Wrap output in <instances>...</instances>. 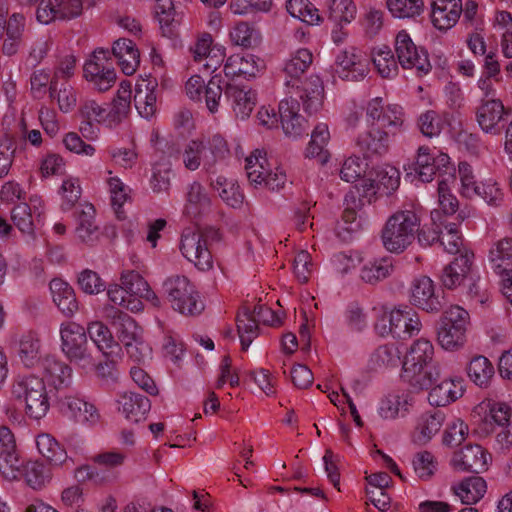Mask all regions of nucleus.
<instances>
[{"label":"nucleus","mask_w":512,"mask_h":512,"mask_svg":"<svg viewBox=\"0 0 512 512\" xmlns=\"http://www.w3.org/2000/svg\"><path fill=\"white\" fill-rule=\"evenodd\" d=\"M474 253L466 251L445 266L441 276L443 285L448 289H453L460 285L464 280H468L473 273Z\"/></svg>","instance_id":"nucleus-21"},{"label":"nucleus","mask_w":512,"mask_h":512,"mask_svg":"<svg viewBox=\"0 0 512 512\" xmlns=\"http://www.w3.org/2000/svg\"><path fill=\"white\" fill-rule=\"evenodd\" d=\"M81 119H87L97 124H106L108 126L107 108L98 104L95 100L87 99L79 107Z\"/></svg>","instance_id":"nucleus-61"},{"label":"nucleus","mask_w":512,"mask_h":512,"mask_svg":"<svg viewBox=\"0 0 512 512\" xmlns=\"http://www.w3.org/2000/svg\"><path fill=\"white\" fill-rule=\"evenodd\" d=\"M445 420V415L441 410L433 409L423 413L417 422L413 433V441L419 445H424L440 430Z\"/></svg>","instance_id":"nucleus-28"},{"label":"nucleus","mask_w":512,"mask_h":512,"mask_svg":"<svg viewBox=\"0 0 512 512\" xmlns=\"http://www.w3.org/2000/svg\"><path fill=\"white\" fill-rule=\"evenodd\" d=\"M77 237L85 244L93 245L99 240V227L95 223V209L93 205L86 204L77 216Z\"/></svg>","instance_id":"nucleus-33"},{"label":"nucleus","mask_w":512,"mask_h":512,"mask_svg":"<svg viewBox=\"0 0 512 512\" xmlns=\"http://www.w3.org/2000/svg\"><path fill=\"white\" fill-rule=\"evenodd\" d=\"M228 154L226 140L220 134H214L206 140H190L184 147L182 158L186 169L196 171L202 166L206 173L214 174L216 163Z\"/></svg>","instance_id":"nucleus-2"},{"label":"nucleus","mask_w":512,"mask_h":512,"mask_svg":"<svg viewBox=\"0 0 512 512\" xmlns=\"http://www.w3.org/2000/svg\"><path fill=\"white\" fill-rule=\"evenodd\" d=\"M90 339L105 356L108 355V349L115 344L112 333L102 322H92L87 328Z\"/></svg>","instance_id":"nucleus-53"},{"label":"nucleus","mask_w":512,"mask_h":512,"mask_svg":"<svg viewBox=\"0 0 512 512\" xmlns=\"http://www.w3.org/2000/svg\"><path fill=\"white\" fill-rule=\"evenodd\" d=\"M186 201L187 212L193 214L198 213L203 207L209 204V198L205 194L203 186L198 182H193L189 185Z\"/></svg>","instance_id":"nucleus-62"},{"label":"nucleus","mask_w":512,"mask_h":512,"mask_svg":"<svg viewBox=\"0 0 512 512\" xmlns=\"http://www.w3.org/2000/svg\"><path fill=\"white\" fill-rule=\"evenodd\" d=\"M219 240V230L213 227L205 229L187 227L181 234L180 251L199 270L207 271L213 266L209 247L213 242H218Z\"/></svg>","instance_id":"nucleus-5"},{"label":"nucleus","mask_w":512,"mask_h":512,"mask_svg":"<svg viewBox=\"0 0 512 512\" xmlns=\"http://www.w3.org/2000/svg\"><path fill=\"white\" fill-rule=\"evenodd\" d=\"M393 336L402 340L417 335L422 327L417 312L409 306H399L390 312Z\"/></svg>","instance_id":"nucleus-15"},{"label":"nucleus","mask_w":512,"mask_h":512,"mask_svg":"<svg viewBox=\"0 0 512 512\" xmlns=\"http://www.w3.org/2000/svg\"><path fill=\"white\" fill-rule=\"evenodd\" d=\"M488 263L495 274L512 277L511 237H503L492 244L488 253Z\"/></svg>","instance_id":"nucleus-26"},{"label":"nucleus","mask_w":512,"mask_h":512,"mask_svg":"<svg viewBox=\"0 0 512 512\" xmlns=\"http://www.w3.org/2000/svg\"><path fill=\"white\" fill-rule=\"evenodd\" d=\"M395 53L401 67L414 69L418 76L426 75L432 69L427 50L418 47L405 30H401L396 36Z\"/></svg>","instance_id":"nucleus-11"},{"label":"nucleus","mask_w":512,"mask_h":512,"mask_svg":"<svg viewBox=\"0 0 512 512\" xmlns=\"http://www.w3.org/2000/svg\"><path fill=\"white\" fill-rule=\"evenodd\" d=\"M462 385L458 381L445 379L439 384L431 387L428 395V401L436 407L446 406L462 396Z\"/></svg>","instance_id":"nucleus-34"},{"label":"nucleus","mask_w":512,"mask_h":512,"mask_svg":"<svg viewBox=\"0 0 512 512\" xmlns=\"http://www.w3.org/2000/svg\"><path fill=\"white\" fill-rule=\"evenodd\" d=\"M404 123V112L401 106L397 104L386 105L381 113L380 119L375 122V127L386 130L391 135H395L401 131Z\"/></svg>","instance_id":"nucleus-45"},{"label":"nucleus","mask_w":512,"mask_h":512,"mask_svg":"<svg viewBox=\"0 0 512 512\" xmlns=\"http://www.w3.org/2000/svg\"><path fill=\"white\" fill-rule=\"evenodd\" d=\"M25 25V17L21 14H13L8 20L6 12L0 7V41L4 34L6 38L3 42L2 51L6 55H14L18 51L19 44Z\"/></svg>","instance_id":"nucleus-17"},{"label":"nucleus","mask_w":512,"mask_h":512,"mask_svg":"<svg viewBox=\"0 0 512 512\" xmlns=\"http://www.w3.org/2000/svg\"><path fill=\"white\" fill-rule=\"evenodd\" d=\"M372 61L383 78H393L398 74V62L389 47L384 46L373 52Z\"/></svg>","instance_id":"nucleus-46"},{"label":"nucleus","mask_w":512,"mask_h":512,"mask_svg":"<svg viewBox=\"0 0 512 512\" xmlns=\"http://www.w3.org/2000/svg\"><path fill=\"white\" fill-rule=\"evenodd\" d=\"M411 301L427 312H438L442 308L440 300L434 293L433 281L427 276H421L413 281Z\"/></svg>","instance_id":"nucleus-25"},{"label":"nucleus","mask_w":512,"mask_h":512,"mask_svg":"<svg viewBox=\"0 0 512 512\" xmlns=\"http://www.w3.org/2000/svg\"><path fill=\"white\" fill-rule=\"evenodd\" d=\"M299 103L292 97L283 99L278 106V114L284 133L298 137L306 132L305 121L298 113Z\"/></svg>","instance_id":"nucleus-24"},{"label":"nucleus","mask_w":512,"mask_h":512,"mask_svg":"<svg viewBox=\"0 0 512 512\" xmlns=\"http://www.w3.org/2000/svg\"><path fill=\"white\" fill-rule=\"evenodd\" d=\"M465 286L467 288V296L471 301L481 305L488 302L490 297L489 291L486 283L481 280L479 275L473 272L469 276Z\"/></svg>","instance_id":"nucleus-64"},{"label":"nucleus","mask_w":512,"mask_h":512,"mask_svg":"<svg viewBox=\"0 0 512 512\" xmlns=\"http://www.w3.org/2000/svg\"><path fill=\"white\" fill-rule=\"evenodd\" d=\"M50 97L57 99L59 109L67 113L71 111L77 102L76 92L74 88L68 84H63L59 89L57 88V81L52 80L49 86Z\"/></svg>","instance_id":"nucleus-54"},{"label":"nucleus","mask_w":512,"mask_h":512,"mask_svg":"<svg viewBox=\"0 0 512 512\" xmlns=\"http://www.w3.org/2000/svg\"><path fill=\"white\" fill-rule=\"evenodd\" d=\"M12 395L25 403V413L35 420L42 419L50 408L44 380L40 377L18 376L12 384Z\"/></svg>","instance_id":"nucleus-6"},{"label":"nucleus","mask_w":512,"mask_h":512,"mask_svg":"<svg viewBox=\"0 0 512 512\" xmlns=\"http://www.w3.org/2000/svg\"><path fill=\"white\" fill-rule=\"evenodd\" d=\"M489 414L484 419V430L487 433L493 432V424L503 427L510 421L511 409L506 403L497 402L487 405Z\"/></svg>","instance_id":"nucleus-55"},{"label":"nucleus","mask_w":512,"mask_h":512,"mask_svg":"<svg viewBox=\"0 0 512 512\" xmlns=\"http://www.w3.org/2000/svg\"><path fill=\"white\" fill-rule=\"evenodd\" d=\"M120 280L128 295L139 300L143 293L147 291L149 286L147 281L134 270L123 272Z\"/></svg>","instance_id":"nucleus-60"},{"label":"nucleus","mask_w":512,"mask_h":512,"mask_svg":"<svg viewBox=\"0 0 512 512\" xmlns=\"http://www.w3.org/2000/svg\"><path fill=\"white\" fill-rule=\"evenodd\" d=\"M230 38L234 44L245 48L256 46L260 41L259 32L247 22L238 23L230 32Z\"/></svg>","instance_id":"nucleus-57"},{"label":"nucleus","mask_w":512,"mask_h":512,"mask_svg":"<svg viewBox=\"0 0 512 512\" xmlns=\"http://www.w3.org/2000/svg\"><path fill=\"white\" fill-rule=\"evenodd\" d=\"M479 87L486 92L475 108V120L485 134L499 136L507 117L511 115V109L506 108L500 99L489 97L492 87L486 80L480 82Z\"/></svg>","instance_id":"nucleus-7"},{"label":"nucleus","mask_w":512,"mask_h":512,"mask_svg":"<svg viewBox=\"0 0 512 512\" xmlns=\"http://www.w3.org/2000/svg\"><path fill=\"white\" fill-rule=\"evenodd\" d=\"M389 132L371 126L356 139V145L365 157L382 156L389 150Z\"/></svg>","instance_id":"nucleus-23"},{"label":"nucleus","mask_w":512,"mask_h":512,"mask_svg":"<svg viewBox=\"0 0 512 512\" xmlns=\"http://www.w3.org/2000/svg\"><path fill=\"white\" fill-rule=\"evenodd\" d=\"M104 311L107 319L114 327L118 339L124 345L142 338V328L126 312L114 306H107Z\"/></svg>","instance_id":"nucleus-16"},{"label":"nucleus","mask_w":512,"mask_h":512,"mask_svg":"<svg viewBox=\"0 0 512 512\" xmlns=\"http://www.w3.org/2000/svg\"><path fill=\"white\" fill-rule=\"evenodd\" d=\"M489 454L480 445H467L454 453L453 466L464 472L480 474L488 469Z\"/></svg>","instance_id":"nucleus-14"},{"label":"nucleus","mask_w":512,"mask_h":512,"mask_svg":"<svg viewBox=\"0 0 512 512\" xmlns=\"http://www.w3.org/2000/svg\"><path fill=\"white\" fill-rule=\"evenodd\" d=\"M165 300L171 308L185 316H197L205 308L196 286L183 275L168 277L162 284Z\"/></svg>","instance_id":"nucleus-4"},{"label":"nucleus","mask_w":512,"mask_h":512,"mask_svg":"<svg viewBox=\"0 0 512 512\" xmlns=\"http://www.w3.org/2000/svg\"><path fill=\"white\" fill-rule=\"evenodd\" d=\"M467 373L476 385L483 387L487 386L493 377L494 367L486 357L476 356L470 361Z\"/></svg>","instance_id":"nucleus-41"},{"label":"nucleus","mask_w":512,"mask_h":512,"mask_svg":"<svg viewBox=\"0 0 512 512\" xmlns=\"http://www.w3.org/2000/svg\"><path fill=\"white\" fill-rule=\"evenodd\" d=\"M487 485L485 480L479 476L464 479L457 487H453L454 493L466 505L477 503L486 493Z\"/></svg>","instance_id":"nucleus-37"},{"label":"nucleus","mask_w":512,"mask_h":512,"mask_svg":"<svg viewBox=\"0 0 512 512\" xmlns=\"http://www.w3.org/2000/svg\"><path fill=\"white\" fill-rule=\"evenodd\" d=\"M421 219L413 210H399L386 221L381 239L384 248L391 253L404 252L415 240Z\"/></svg>","instance_id":"nucleus-3"},{"label":"nucleus","mask_w":512,"mask_h":512,"mask_svg":"<svg viewBox=\"0 0 512 512\" xmlns=\"http://www.w3.org/2000/svg\"><path fill=\"white\" fill-rule=\"evenodd\" d=\"M336 72L347 81H359L368 73V59L355 48L345 49L336 57Z\"/></svg>","instance_id":"nucleus-13"},{"label":"nucleus","mask_w":512,"mask_h":512,"mask_svg":"<svg viewBox=\"0 0 512 512\" xmlns=\"http://www.w3.org/2000/svg\"><path fill=\"white\" fill-rule=\"evenodd\" d=\"M259 63L260 59L252 54H234L227 58L223 71L225 76L229 78L238 76L255 77L260 71Z\"/></svg>","instance_id":"nucleus-27"},{"label":"nucleus","mask_w":512,"mask_h":512,"mask_svg":"<svg viewBox=\"0 0 512 512\" xmlns=\"http://www.w3.org/2000/svg\"><path fill=\"white\" fill-rule=\"evenodd\" d=\"M118 411L123 416L133 423H139L146 418L147 413L150 411V400L136 392H123L118 394L117 398Z\"/></svg>","instance_id":"nucleus-20"},{"label":"nucleus","mask_w":512,"mask_h":512,"mask_svg":"<svg viewBox=\"0 0 512 512\" xmlns=\"http://www.w3.org/2000/svg\"><path fill=\"white\" fill-rule=\"evenodd\" d=\"M39 453L52 465H62L67 462V452L50 434L42 433L36 438Z\"/></svg>","instance_id":"nucleus-38"},{"label":"nucleus","mask_w":512,"mask_h":512,"mask_svg":"<svg viewBox=\"0 0 512 512\" xmlns=\"http://www.w3.org/2000/svg\"><path fill=\"white\" fill-rule=\"evenodd\" d=\"M463 10L462 0H433L431 21L435 28L446 31L458 22Z\"/></svg>","instance_id":"nucleus-19"},{"label":"nucleus","mask_w":512,"mask_h":512,"mask_svg":"<svg viewBox=\"0 0 512 512\" xmlns=\"http://www.w3.org/2000/svg\"><path fill=\"white\" fill-rule=\"evenodd\" d=\"M112 54L125 75L135 73L140 63V53L132 40L126 38L116 40L112 47Z\"/></svg>","instance_id":"nucleus-29"},{"label":"nucleus","mask_w":512,"mask_h":512,"mask_svg":"<svg viewBox=\"0 0 512 512\" xmlns=\"http://www.w3.org/2000/svg\"><path fill=\"white\" fill-rule=\"evenodd\" d=\"M27 484L33 489H41L50 481V472L38 461H28L22 471Z\"/></svg>","instance_id":"nucleus-48"},{"label":"nucleus","mask_w":512,"mask_h":512,"mask_svg":"<svg viewBox=\"0 0 512 512\" xmlns=\"http://www.w3.org/2000/svg\"><path fill=\"white\" fill-rule=\"evenodd\" d=\"M109 300L118 306H121L127 310H130L132 312H137L142 310L143 304L141 300L137 298H133L126 292V289H124V286L121 285H110L107 291Z\"/></svg>","instance_id":"nucleus-58"},{"label":"nucleus","mask_w":512,"mask_h":512,"mask_svg":"<svg viewBox=\"0 0 512 512\" xmlns=\"http://www.w3.org/2000/svg\"><path fill=\"white\" fill-rule=\"evenodd\" d=\"M428 364H438L434 360V347L432 343L425 338L417 339L413 342L404 357L403 368L414 366L422 367V365Z\"/></svg>","instance_id":"nucleus-35"},{"label":"nucleus","mask_w":512,"mask_h":512,"mask_svg":"<svg viewBox=\"0 0 512 512\" xmlns=\"http://www.w3.org/2000/svg\"><path fill=\"white\" fill-rule=\"evenodd\" d=\"M25 464L20 459L18 451L9 452L0 456V474L9 481L17 480L22 476Z\"/></svg>","instance_id":"nucleus-59"},{"label":"nucleus","mask_w":512,"mask_h":512,"mask_svg":"<svg viewBox=\"0 0 512 512\" xmlns=\"http://www.w3.org/2000/svg\"><path fill=\"white\" fill-rule=\"evenodd\" d=\"M402 378L415 392L430 389L440 379L439 364L403 368Z\"/></svg>","instance_id":"nucleus-22"},{"label":"nucleus","mask_w":512,"mask_h":512,"mask_svg":"<svg viewBox=\"0 0 512 512\" xmlns=\"http://www.w3.org/2000/svg\"><path fill=\"white\" fill-rule=\"evenodd\" d=\"M61 349L65 356L81 370L88 372L95 365V358L88 349L86 330L83 326L68 322L61 325Z\"/></svg>","instance_id":"nucleus-8"},{"label":"nucleus","mask_w":512,"mask_h":512,"mask_svg":"<svg viewBox=\"0 0 512 512\" xmlns=\"http://www.w3.org/2000/svg\"><path fill=\"white\" fill-rule=\"evenodd\" d=\"M387 8L393 17L415 19L424 11L423 0H387Z\"/></svg>","instance_id":"nucleus-42"},{"label":"nucleus","mask_w":512,"mask_h":512,"mask_svg":"<svg viewBox=\"0 0 512 512\" xmlns=\"http://www.w3.org/2000/svg\"><path fill=\"white\" fill-rule=\"evenodd\" d=\"M50 291L54 304L66 317H72L78 310L73 288L61 279H53L50 282Z\"/></svg>","instance_id":"nucleus-31"},{"label":"nucleus","mask_w":512,"mask_h":512,"mask_svg":"<svg viewBox=\"0 0 512 512\" xmlns=\"http://www.w3.org/2000/svg\"><path fill=\"white\" fill-rule=\"evenodd\" d=\"M406 170L408 176L414 175L423 183L431 182L437 174L442 179L454 180L456 171L447 154L439 152L438 155H431L430 148L427 146L418 148L416 161Z\"/></svg>","instance_id":"nucleus-10"},{"label":"nucleus","mask_w":512,"mask_h":512,"mask_svg":"<svg viewBox=\"0 0 512 512\" xmlns=\"http://www.w3.org/2000/svg\"><path fill=\"white\" fill-rule=\"evenodd\" d=\"M226 82L222 80L220 75H214L208 81L202 94V99L210 113L214 114L218 111L220 101L224 95V86Z\"/></svg>","instance_id":"nucleus-49"},{"label":"nucleus","mask_w":512,"mask_h":512,"mask_svg":"<svg viewBox=\"0 0 512 512\" xmlns=\"http://www.w3.org/2000/svg\"><path fill=\"white\" fill-rule=\"evenodd\" d=\"M329 19L336 24L350 23L356 15L352 0H328Z\"/></svg>","instance_id":"nucleus-52"},{"label":"nucleus","mask_w":512,"mask_h":512,"mask_svg":"<svg viewBox=\"0 0 512 512\" xmlns=\"http://www.w3.org/2000/svg\"><path fill=\"white\" fill-rule=\"evenodd\" d=\"M42 368L47 381L56 389L67 388L72 383V368L55 356H46Z\"/></svg>","instance_id":"nucleus-30"},{"label":"nucleus","mask_w":512,"mask_h":512,"mask_svg":"<svg viewBox=\"0 0 512 512\" xmlns=\"http://www.w3.org/2000/svg\"><path fill=\"white\" fill-rule=\"evenodd\" d=\"M470 324L469 313L460 306L446 310L437 330L438 343L448 351H455L464 346L466 332Z\"/></svg>","instance_id":"nucleus-9"},{"label":"nucleus","mask_w":512,"mask_h":512,"mask_svg":"<svg viewBox=\"0 0 512 512\" xmlns=\"http://www.w3.org/2000/svg\"><path fill=\"white\" fill-rule=\"evenodd\" d=\"M130 91H119L113 100L110 110L107 109L108 127L113 128L119 125L127 116L130 109Z\"/></svg>","instance_id":"nucleus-51"},{"label":"nucleus","mask_w":512,"mask_h":512,"mask_svg":"<svg viewBox=\"0 0 512 512\" xmlns=\"http://www.w3.org/2000/svg\"><path fill=\"white\" fill-rule=\"evenodd\" d=\"M210 185L228 206L239 208L243 204L244 196L240 192L239 186L232 180L217 176L215 179H210Z\"/></svg>","instance_id":"nucleus-39"},{"label":"nucleus","mask_w":512,"mask_h":512,"mask_svg":"<svg viewBox=\"0 0 512 512\" xmlns=\"http://www.w3.org/2000/svg\"><path fill=\"white\" fill-rule=\"evenodd\" d=\"M11 220L22 233L27 235L34 234L36 223H38L32 208L27 203H20L13 207Z\"/></svg>","instance_id":"nucleus-47"},{"label":"nucleus","mask_w":512,"mask_h":512,"mask_svg":"<svg viewBox=\"0 0 512 512\" xmlns=\"http://www.w3.org/2000/svg\"><path fill=\"white\" fill-rule=\"evenodd\" d=\"M346 207L342 213V221L347 227H344L347 232L356 231L360 228V221L357 220V210L360 209L361 200L351 192L345 197Z\"/></svg>","instance_id":"nucleus-63"},{"label":"nucleus","mask_w":512,"mask_h":512,"mask_svg":"<svg viewBox=\"0 0 512 512\" xmlns=\"http://www.w3.org/2000/svg\"><path fill=\"white\" fill-rule=\"evenodd\" d=\"M330 138L328 126L326 124H318L311 135V141L306 149V157L315 158L320 164L328 161L329 153L325 149Z\"/></svg>","instance_id":"nucleus-40"},{"label":"nucleus","mask_w":512,"mask_h":512,"mask_svg":"<svg viewBox=\"0 0 512 512\" xmlns=\"http://www.w3.org/2000/svg\"><path fill=\"white\" fill-rule=\"evenodd\" d=\"M84 76L94 83L98 91L105 92L110 89L116 80V73L110 62L108 50L94 51L92 58L84 65Z\"/></svg>","instance_id":"nucleus-12"},{"label":"nucleus","mask_w":512,"mask_h":512,"mask_svg":"<svg viewBox=\"0 0 512 512\" xmlns=\"http://www.w3.org/2000/svg\"><path fill=\"white\" fill-rule=\"evenodd\" d=\"M236 323L242 350L246 351L252 341L258 336V323L247 309L238 313Z\"/></svg>","instance_id":"nucleus-43"},{"label":"nucleus","mask_w":512,"mask_h":512,"mask_svg":"<svg viewBox=\"0 0 512 512\" xmlns=\"http://www.w3.org/2000/svg\"><path fill=\"white\" fill-rule=\"evenodd\" d=\"M394 271V260L392 257H381L366 262L361 268L360 277L368 284H376Z\"/></svg>","instance_id":"nucleus-36"},{"label":"nucleus","mask_w":512,"mask_h":512,"mask_svg":"<svg viewBox=\"0 0 512 512\" xmlns=\"http://www.w3.org/2000/svg\"><path fill=\"white\" fill-rule=\"evenodd\" d=\"M156 14L164 36L171 37L178 24L172 0H157Z\"/></svg>","instance_id":"nucleus-50"},{"label":"nucleus","mask_w":512,"mask_h":512,"mask_svg":"<svg viewBox=\"0 0 512 512\" xmlns=\"http://www.w3.org/2000/svg\"><path fill=\"white\" fill-rule=\"evenodd\" d=\"M156 87L157 81L155 79L142 80L136 84L134 103L139 114L144 118H150L156 111Z\"/></svg>","instance_id":"nucleus-32"},{"label":"nucleus","mask_w":512,"mask_h":512,"mask_svg":"<svg viewBox=\"0 0 512 512\" xmlns=\"http://www.w3.org/2000/svg\"><path fill=\"white\" fill-rule=\"evenodd\" d=\"M224 98L231 106L235 116L247 119L256 105V93L232 83H225Z\"/></svg>","instance_id":"nucleus-18"},{"label":"nucleus","mask_w":512,"mask_h":512,"mask_svg":"<svg viewBox=\"0 0 512 512\" xmlns=\"http://www.w3.org/2000/svg\"><path fill=\"white\" fill-rule=\"evenodd\" d=\"M266 161V158L262 156L261 152L258 150L246 158L245 170L247 178L255 187L262 185L263 179L268 172L264 167Z\"/></svg>","instance_id":"nucleus-56"},{"label":"nucleus","mask_w":512,"mask_h":512,"mask_svg":"<svg viewBox=\"0 0 512 512\" xmlns=\"http://www.w3.org/2000/svg\"><path fill=\"white\" fill-rule=\"evenodd\" d=\"M18 355L26 367H33L39 360V340L32 332L23 334L18 342Z\"/></svg>","instance_id":"nucleus-44"},{"label":"nucleus","mask_w":512,"mask_h":512,"mask_svg":"<svg viewBox=\"0 0 512 512\" xmlns=\"http://www.w3.org/2000/svg\"><path fill=\"white\" fill-rule=\"evenodd\" d=\"M312 61V53L303 48L292 54L284 66V73L291 78L285 81V85L296 89L303 109L309 115L322 108L324 99V86L319 76L311 75L305 81H300V76L310 67Z\"/></svg>","instance_id":"nucleus-1"}]
</instances>
